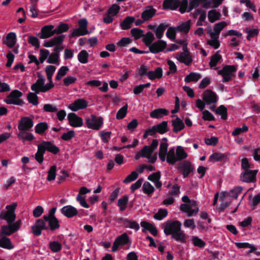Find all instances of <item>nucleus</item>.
I'll return each mask as SVG.
<instances>
[{
	"label": "nucleus",
	"mask_w": 260,
	"mask_h": 260,
	"mask_svg": "<svg viewBox=\"0 0 260 260\" xmlns=\"http://www.w3.org/2000/svg\"><path fill=\"white\" fill-rule=\"evenodd\" d=\"M17 206L16 202L12 204L7 205L6 209L7 211L1 212L0 218L7 221L8 223H14L16 216L15 213V210Z\"/></svg>",
	"instance_id": "1"
},
{
	"label": "nucleus",
	"mask_w": 260,
	"mask_h": 260,
	"mask_svg": "<svg viewBox=\"0 0 260 260\" xmlns=\"http://www.w3.org/2000/svg\"><path fill=\"white\" fill-rule=\"evenodd\" d=\"M22 92L20 91L15 89L12 91L9 95L6 96L4 102L7 104H12L17 106H23V101L20 99L22 96Z\"/></svg>",
	"instance_id": "2"
},
{
	"label": "nucleus",
	"mask_w": 260,
	"mask_h": 260,
	"mask_svg": "<svg viewBox=\"0 0 260 260\" xmlns=\"http://www.w3.org/2000/svg\"><path fill=\"white\" fill-rule=\"evenodd\" d=\"M85 124L89 128L99 130L103 124V118L102 117L91 115L89 117L86 118Z\"/></svg>",
	"instance_id": "3"
},
{
	"label": "nucleus",
	"mask_w": 260,
	"mask_h": 260,
	"mask_svg": "<svg viewBox=\"0 0 260 260\" xmlns=\"http://www.w3.org/2000/svg\"><path fill=\"white\" fill-rule=\"evenodd\" d=\"M181 223L178 220H168L164 223V233L166 235H173L176 232L180 231Z\"/></svg>",
	"instance_id": "4"
},
{
	"label": "nucleus",
	"mask_w": 260,
	"mask_h": 260,
	"mask_svg": "<svg viewBox=\"0 0 260 260\" xmlns=\"http://www.w3.org/2000/svg\"><path fill=\"white\" fill-rule=\"evenodd\" d=\"M45 79H38L36 83H34L31 86V90L36 92V93H39L40 92H45L54 87L49 83L45 85Z\"/></svg>",
	"instance_id": "5"
},
{
	"label": "nucleus",
	"mask_w": 260,
	"mask_h": 260,
	"mask_svg": "<svg viewBox=\"0 0 260 260\" xmlns=\"http://www.w3.org/2000/svg\"><path fill=\"white\" fill-rule=\"evenodd\" d=\"M46 221L43 217L42 218L37 219L35 224L31 226V232L35 236H39L41 235L43 230H49V226L46 225Z\"/></svg>",
	"instance_id": "6"
},
{
	"label": "nucleus",
	"mask_w": 260,
	"mask_h": 260,
	"mask_svg": "<svg viewBox=\"0 0 260 260\" xmlns=\"http://www.w3.org/2000/svg\"><path fill=\"white\" fill-rule=\"evenodd\" d=\"M178 170L179 173L183 175V177L185 178L193 172V167L189 161L184 160L178 165Z\"/></svg>",
	"instance_id": "7"
},
{
	"label": "nucleus",
	"mask_w": 260,
	"mask_h": 260,
	"mask_svg": "<svg viewBox=\"0 0 260 260\" xmlns=\"http://www.w3.org/2000/svg\"><path fill=\"white\" fill-rule=\"evenodd\" d=\"M21 220H18L14 223H8V225L2 226V233L6 236H10L20 229Z\"/></svg>",
	"instance_id": "8"
},
{
	"label": "nucleus",
	"mask_w": 260,
	"mask_h": 260,
	"mask_svg": "<svg viewBox=\"0 0 260 260\" xmlns=\"http://www.w3.org/2000/svg\"><path fill=\"white\" fill-rule=\"evenodd\" d=\"M236 70V66H223L222 69L218 71V74L222 76V82L224 83L232 79L231 76Z\"/></svg>",
	"instance_id": "9"
},
{
	"label": "nucleus",
	"mask_w": 260,
	"mask_h": 260,
	"mask_svg": "<svg viewBox=\"0 0 260 260\" xmlns=\"http://www.w3.org/2000/svg\"><path fill=\"white\" fill-rule=\"evenodd\" d=\"M182 45L183 52L177 55V59L180 62L183 63L185 65H189V64L192 62V59L187 50V43H185Z\"/></svg>",
	"instance_id": "10"
},
{
	"label": "nucleus",
	"mask_w": 260,
	"mask_h": 260,
	"mask_svg": "<svg viewBox=\"0 0 260 260\" xmlns=\"http://www.w3.org/2000/svg\"><path fill=\"white\" fill-rule=\"evenodd\" d=\"M257 172V170L244 171L240 175L241 180L246 183L255 182Z\"/></svg>",
	"instance_id": "11"
},
{
	"label": "nucleus",
	"mask_w": 260,
	"mask_h": 260,
	"mask_svg": "<svg viewBox=\"0 0 260 260\" xmlns=\"http://www.w3.org/2000/svg\"><path fill=\"white\" fill-rule=\"evenodd\" d=\"M34 126L33 120L29 117H22L19 121L18 128L20 131H29Z\"/></svg>",
	"instance_id": "12"
},
{
	"label": "nucleus",
	"mask_w": 260,
	"mask_h": 260,
	"mask_svg": "<svg viewBox=\"0 0 260 260\" xmlns=\"http://www.w3.org/2000/svg\"><path fill=\"white\" fill-rule=\"evenodd\" d=\"M60 212L69 218H72L76 215H78L80 217H82V215L78 214V210L71 205H67L63 207L60 210Z\"/></svg>",
	"instance_id": "13"
},
{
	"label": "nucleus",
	"mask_w": 260,
	"mask_h": 260,
	"mask_svg": "<svg viewBox=\"0 0 260 260\" xmlns=\"http://www.w3.org/2000/svg\"><path fill=\"white\" fill-rule=\"evenodd\" d=\"M203 100L207 105H210L217 102V95L213 91L207 89L203 93Z\"/></svg>",
	"instance_id": "14"
},
{
	"label": "nucleus",
	"mask_w": 260,
	"mask_h": 260,
	"mask_svg": "<svg viewBox=\"0 0 260 260\" xmlns=\"http://www.w3.org/2000/svg\"><path fill=\"white\" fill-rule=\"evenodd\" d=\"M54 27L53 25H45L41 28V32L38 34V36L42 39L49 38L53 36L55 34L54 32Z\"/></svg>",
	"instance_id": "15"
},
{
	"label": "nucleus",
	"mask_w": 260,
	"mask_h": 260,
	"mask_svg": "<svg viewBox=\"0 0 260 260\" xmlns=\"http://www.w3.org/2000/svg\"><path fill=\"white\" fill-rule=\"evenodd\" d=\"M88 106L87 102L84 99H78L70 104L69 108L73 111H77L83 109Z\"/></svg>",
	"instance_id": "16"
},
{
	"label": "nucleus",
	"mask_w": 260,
	"mask_h": 260,
	"mask_svg": "<svg viewBox=\"0 0 260 260\" xmlns=\"http://www.w3.org/2000/svg\"><path fill=\"white\" fill-rule=\"evenodd\" d=\"M40 144L42 148L44 149L45 152L47 151L53 154H57L60 151L59 148L51 141H44Z\"/></svg>",
	"instance_id": "17"
},
{
	"label": "nucleus",
	"mask_w": 260,
	"mask_h": 260,
	"mask_svg": "<svg viewBox=\"0 0 260 260\" xmlns=\"http://www.w3.org/2000/svg\"><path fill=\"white\" fill-rule=\"evenodd\" d=\"M68 119L71 126L75 127L83 125L82 119L77 116L75 113H70L68 115Z\"/></svg>",
	"instance_id": "18"
},
{
	"label": "nucleus",
	"mask_w": 260,
	"mask_h": 260,
	"mask_svg": "<svg viewBox=\"0 0 260 260\" xmlns=\"http://www.w3.org/2000/svg\"><path fill=\"white\" fill-rule=\"evenodd\" d=\"M167 47V43L162 40H158L149 46L151 52L156 53L162 51Z\"/></svg>",
	"instance_id": "19"
},
{
	"label": "nucleus",
	"mask_w": 260,
	"mask_h": 260,
	"mask_svg": "<svg viewBox=\"0 0 260 260\" xmlns=\"http://www.w3.org/2000/svg\"><path fill=\"white\" fill-rule=\"evenodd\" d=\"M63 49V47L62 46H55L54 49V52H52L50 55L48 56L47 59V62L48 63L55 64L58 62L59 58V53Z\"/></svg>",
	"instance_id": "20"
},
{
	"label": "nucleus",
	"mask_w": 260,
	"mask_h": 260,
	"mask_svg": "<svg viewBox=\"0 0 260 260\" xmlns=\"http://www.w3.org/2000/svg\"><path fill=\"white\" fill-rule=\"evenodd\" d=\"M172 117H176V118L171 121L172 126H173V131L174 133H178L182 131L185 127L183 121L175 115H172Z\"/></svg>",
	"instance_id": "21"
},
{
	"label": "nucleus",
	"mask_w": 260,
	"mask_h": 260,
	"mask_svg": "<svg viewBox=\"0 0 260 260\" xmlns=\"http://www.w3.org/2000/svg\"><path fill=\"white\" fill-rule=\"evenodd\" d=\"M169 110L165 108H157L153 110L150 113V116L152 118L160 119L164 116L168 115Z\"/></svg>",
	"instance_id": "22"
},
{
	"label": "nucleus",
	"mask_w": 260,
	"mask_h": 260,
	"mask_svg": "<svg viewBox=\"0 0 260 260\" xmlns=\"http://www.w3.org/2000/svg\"><path fill=\"white\" fill-rule=\"evenodd\" d=\"M156 12V9L149 6L142 13L141 17L144 21L149 20L155 15Z\"/></svg>",
	"instance_id": "23"
},
{
	"label": "nucleus",
	"mask_w": 260,
	"mask_h": 260,
	"mask_svg": "<svg viewBox=\"0 0 260 260\" xmlns=\"http://www.w3.org/2000/svg\"><path fill=\"white\" fill-rule=\"evenodd\" d=\"M179 0H165L162 4V7L164 10H175L179 6Z\"/></svg>",
	"instance_id": "24"
},
{
	"label": "nucleus",
	"mask_w": 260,
	"mask_h": 260,
	"mask_svg": "<svg viewBox=\"0 0 260 260\" xmlns=\"http://www.w3.org/2000/svg\"><path fill=\"white\" fill-rule=\"evenodd\" d=\"M147 76L150 80H153L156 78H161L162 76V69L158 67L154 71H148Z\"/></svg>",
	"instance_id": "25"
},
{
	"label": "nucleus",
	"mask_w": 260,
	"mask_h": 260,
	"mask_svg": "<svg viewBox=\"0 0 260 260\" xmlns=\"http://www.w3.org/2000/svg\"><path fill=\"white\" fill-rule=\"evenodd\" d=\"M187 237L184 231L180 229V231L176 232L172 235L171 239H174L177 242L182 243H185L186 242Z\"/></svg>",
	"instance_id": "26"
},
{
	"label": "nucleus",
	"mask_w": 260,
	"mask_h": 260,
	"mask_svg": "<svg viewBox=\"0 0 260 260\" xmlns=\"http://www.w3.org/2000/svg\"><path fill=\"white\" fill-rule=\"evenodd\" d=\"M135 18L133 16H127L124 20L121 22L120 26L123 30H127L129 29L133 23L135 22Z\"/></svg>",
	"instance_id": "27"
},
{
	"label": "nucleus",
	"mask_w": 260,
	"mask_h": 260,
	"mask_svg": "<svg viewBox=\"0 0 260 260\" xmlns=\"http://www.w3.org/2000/svg\"><path fill=\"white\" fill-rule=\"evenodd\" d=\"M5 44L9 47L12 48L16 43V35L15 33L11 32L7 34Z\"/></svg>",
	"instance_id": "28"
},
{
	"label": "nucleus",
	"mask_w": 260,
	"mask_h": 260,
	"mask_svg": "<svg viewBox=\"0 0 260 260\" xmlns=\"http://www.w3.org/2000/svg\"><path fill=\"white\" fill-rule=\"evenodd\" d=\"M168 144L167 142H161L159 146L158 156L160 159L164 161L166 160L168 151Z\"/></svg>",
	"instance_id": "29"
},
{
	"label": "nucleus",
	"mask_w": 260,
	"mask_h": 260,
	"mask_svg": "<svg viewBox=\"0 0 260 260\" xmlns=\"http://www.w3.org/2000/svg\"><path fill=\"white\" fill-rule=\"evenodd\" d=\"M0 247L9 250L12 249L14 247L10 239L6 236H3L0 239Z\"/></svg>",
	"instance_id": "30"
},
{
	"label": "nucleus",
	"mask_w": 260,
	"mask_h": 260,
	"mask_svg": "<svg viewBox=\"0 0 260 260\" xmlns=\"http://www.w3.org/2000/svg\"><path fill=\"white\" fill-rule=\"evenodd\" d=\"M167 156L166 158L167 162L170 165H174L177 161V159L175 156L174 148H171L168 152H167Z\"/></svg>",
	"instance_id": "31"
},
{
	"label": "nucleus",
	"mask_w": 260,
	"mask_h": 260,
	"mask_svg": "<svg viewBox=\"0 0 260 260\" xmlns=\"http://www.w3.org/2000/svg\"><path fill=\"white\" fill-rule=\"evenodd\" d=\"M156 133L164 134L169 131L168 121H163L162 122L154 125Z\"/></svg>",
	"instance_id": "32"
},
{
	"label": "nucleus",
	"mask_w": 260,
	"mask_h": 260,
	"mask_svg": "<svg viewBox=\"0 0 260 260\" xmlns=\"http://www.w3.org/2000/svg\"><path fill=\"white\" fill-rule=\"evenodd\" d=\"M119 246H123L128 243H131V241L126 233H124L119 236L115 240Z\"/></svg>",
	"instance_id": "33"
},
{
	"label": "nucleus",
	"mask_w": 260,
	"mask_h": 260,
	"mask_svg": "<svg viewBox=\"0 0 260 260\" xmlns=\"http://www.w3.org/2000/svg\"><path fill=\"white\" fill-rule=\"evenodd\" d=\"M45 153L44 149L42 148L40 144L38 145V149L35 154V159L38 163L42 164L43 162Z\"/></svg>",
	"instance_id": "34"
},
{
	"label": "nucleus",
	"mask_w": 260,
	"mask_h": 260,
	"mask_svg": "<svg viewBox=\"0 0 260 260\" xmlns=\"http://www.w3.org/2000/svg\"><path fill=\"white\" fill-rule=\"evenodd\" d=\"M220 17V13L219 12H217L216 10L214 9L211 10L208 12V17L209 21L211 23H214L216 21L219 20Z\"/></svg>",
	"instance_id": "35"
},
{
	"label": "nucleus",
	"mask_w": 260,
	"mask_h": 260,
	"mask_svg": "<svg viewBox=\"0 0 260 260\" xmlns=\"http://www.w3.org/2000/svg\"><path fill=\"white\" fill-rule=\"evenodd\" d=\"M44 220L48 222L49 230L52 231H54L60 228L59 220L57 218Z\"/></svg>",
	"instance_id": "36"
},
{
	"label": "nucleus",
	"mask_w": 260,
	"mask_h": 260,
	"mask_svg": "<svg viewBox=\"0 0 260 260\" xmlns=\"http://www.w3.org/2000/svg\"><path fill=\"white\" fill-rule=\"evenodd\" d=\"M48 128V124L45 122H41L36 125L35 129L36 133L43 135Z\"/></svg>",
	"instance_id": "37"
},
{
	"label": "nucleus",
	"mask_w": 260,
	"mask_h": 260,
	"mask_svg": "<svg viewBox=\"0 0 260 260\" xmlns=\"http://www.w3.org/2000/svg\"><path fill=\"white\" fill-rule=\"evenodd\" d=\"M128 201V197L127 195L123 196L118 200L117 205L119 207L120 211H123L126 209Z\"/></svg>",
	"instance_id": "38"
},
{
	"label": "nucleus",
	"mask_w": 260,
	"mask_h": 260,
	"mask_svg": "<svg viewBox=\"0 0 260 260\" xmlns=\"http://www.w3.org/2000/svg\"><path fill=\"white\" fill-rule=\"evenodd\" d=\"M168 26L169 24L164 23H160L158 25L155 29V35L157 39H160L162 37L165 30Z\"/></svg>",
	"instance_id": "39"
},
{
	"label": "nucleus",
	"mask_w": 260,
	"mask_h": 260,
	"mask_svg": "<svg viewBox=\"0 0 260 260\" xmlns=\"http://www.w3.org/2000/svg\"><path fill=\"white\" fill-rule=\"evenodd\" d=\"M226 158V155L223 153L215 152L211 154L209 157V160L212 162L222 161Z\"/></svg>",
	"instance_id": "40"
},
{
	"label": "nucleus",
	"mask_w": 260,
	"mask_h": 260,
	"mask_svg": "<svg viewBox=\"0 0 260 260\" xmlns=\"http://www.w3.org/2000/svg\"><path fill=\"white\" fill-rule=\"evenodd\" d=\"M201 78V75L200 74L191 72L185 77L184 81L186 83L197 82Z\"/></svg>",
	"instance_id": "41"
},
{
	"label": "nucleus",
	"mask_w": 260,
	"mask_h": 260,
	"mask_svg": "<svg viewBox=\"0 0 260 260\" xmlns=\"http://www.w3.org/2000/svg\"><path fill=\"white\" fill-rule=\"evenodd\" d=\"M191 20H189L185 22L182 23L176 27V29L182 32L187 34L190 28Z\"/></svg>",
	"instance_id": "42"
},
{
	"label": "nucleus",
	"mask_w": 260,
	"mask_h": 260,
	"mask_svg": "<svg viewBox=\"0 0 260 260\" xmlns=\"http://www.w3.org/2000/svg\"><path fill=\"white\" fill-rule=\"evenodd\" d=\"M215 113L221 115V118L223 120H226L228 118V109L223 105L219 106L216 110Z\"/></svg>",
	"instance_id": "43"
},
{
	"label": "nucleus",
	"mask_w": 260,
	"mask_h": 260,
	"mask_svg": "<svg viewBox=\"0 0 260 260\" xmlns=\"http://www.w3.org/2000/svg\"><path fill=\"white\" fill-rule=\"evenodd\" d=\"M56 70L55 66H47L45 72L47 74V79L49 80V83L54 85V84L52 82V76Z\"/></svg>",
	"instance_id": "44"
},
{
	"label": "nucleus",
	"mask_w": 260,
	"mask_h": 260,
	"mask_svg": "<svg viewBox=\"0 0 260 260\" xmlns=\"http://www.w3.org/2000/svg\"><path fill=\"white\" fill-rule=\"evenodd\" d=\"M143 37V42L147 47H149L152 44V42L155 39L153 34L151 31L147 32Z\"/></svg>",
	"instance_id": "45"
},
{
	"label": "nucleus",
	"mask_w": 260,
	"mask_h": 260,
	"mask_svg": "<svg viewBox=\"0 0 260 260\" xmlns=\"http://www.w3.org/2000/svg\"><path fill=\"white\" fill-rule=\"evenodd\" d=\"M187 157V154L184 151L182 146H179L176 149V158L177 161L181 160L186 158Z\"/></svg>",
	"instance_id": "46"
},
{
	"label": "nucleus",
	"mask_w": 260,
	"mask_h": 260,
	"mask_svg": "<svg viewBox=\"0 0 260 260\" xmlns=\"http://www.w3.org/2000/svg\"><path fill=\"white\" fill-rule=\"evenodd\" d=\"M69 29V26L68 24L61 23L56 28L54 29V32L55 34H61L67 31Z\"/></svg>",
	"instance_id": "47"
},
{
	"label": "nucleus",
	"mask_w": 260,
	"mask_h": 260,
	"mask_svg": "<svg viewBox=\"0 0 260 260\" xmlns=\"http://www.w3.org/2000/svg\"><path fill=\"white\" fill-rule=\"evenodd\" d=\"M127 109L128 105L126 104L117 111L116 115V118L118 120L124 118L127 114Z\"/></svg>",
	"instance_id": "48"
},
{
	"label": "nucleus",
	"mask_w": 260,
	"mask_h": 260,
	"mask_svg": "<svg viewBox=\"0 0 260 260\" xmlns=\"http://www.w3.org/2000/svg\"><path fill=\"white\" fill-rule=\"evenodd\" d=\"M37 94L35 92H29L27 94V99L28 101L34 106H36L39 104Z\"/></svg>",
	"instance_id": "49"
},
{
	"label": "nucleus",
	"mask_w": 260,
	"mask_h": 260,
	"mask_svg": "<svg viewBox=\"0 0 260 260\" xmlns=\"http://www.w3.org/2000/svg\"><path fill=\"white\" fill-rule=\"evenodd\" d=\"M168 213L167 209H159L158 212L154 215L153 217L156 220H161L167 216Z\"/></svg>",
	"instance_id": "50"
},
{
	"label": "nucleus",
	"mask_w": 260,
	"mask_h": 260,
	"mask_svg": "<svg viewBox=\"0 0 260 260\" xmlns=\"http://www.w3.org/2000/svg\"><path fill=\"white\" fill-rule=\"evenodd\" d=\"M88 53L87 52L83 50L80 52L78 55V59L79 61L83 64L86 63L88 61Z\"/></svg>",
	"instance_id": "51"
},
{
	"label": "nucleus",
	"mask_w": 260,
	"mask_h": 260,
	"mask_svg": "<svg viewBox=\"0 0 260 260\" xmlns=\"http://www.w3.org/2000/svg\"><path fill=\"white\" fill-rule=\"evenodd\" d=\"M245 31L248 34L247 39L249 41L252 38L257 36L259 33V30L257 28L250 29L248 27L245 29Z\"/></svg>",
	"instance_id": "52"
},
{
	"label": "nucleus",
	"mask_w": 260,
	"mask_h": 260,
	"mask_svg": "<svg viewBox=\"0 0 260 260\" xmlns=\"http://www.w3.org/2000/svg\"><path fill=\"white\" fill-rule=\"evenodd\" d=\"M49 248L52 252H58L61 249L62 246L58 241H53L49 243Z\"/></svg>",
	"instance_id": "53"
},
{
	"label": "nucleus",
	"mask_w": 260,
	"mask_h": 260,
	"mask_svg": "<svg viewBox=\"0 0 260 260\" xmlns=\"http://www.w3.org/2000/svg\"><path fill=\"white\" fill-rule=\"evenodd\" d=\"M56 167L54 165L50 167V169L48 172V176L47 177V180L48 181H51L54 180L55 179L56 175Z\"/></svg>",
	"instance_id": "54"
},
{
	"label": "nucleus",
	"mask_w": 260,
	"mask_h": 260,
	"mask_svg": "<svg viewBox=\"0 0 260 260\" xmlns=\"http://www.w3.org/2000/svg\"><path fill=\"white\" fill-rule=\"evenodd\" d=\"M142 189L143 192L147 194H151L154 191V187L149 182H144Z\"/></svg>",
	"instance_id": "55"
},
{
	"label": "nucleus",
	"mask_w": 260,
	"mask_h": 260,
	"mask_svg": "<svg viewBox=\"0 0 260 260\" xmlns=\"http://www.w3.org/2000/svg\"><path fill=\"white\" fill-rule=\"evenodd\" d=\"M179 11L181 14H184L186 12H187L189 6L188 2L187 0H182L181 1H179Z\"/></svg>",
	"instance_id": "56"
},
{
	"label": "nucleus",
	"mask_w": 260,
	"mask_h": 260,
	"mask_svg": "<svg viewBox=\"0 0 260 260\" xmlns=\"http://www.w3.org/2000/svg\"><path fill=\"white\" fill-rule=\"evenodd\" d=\"M131 33L135 40H138L144 36L143 30L138 28H132Z\"/></svg>",
	"instance_id": "57"
},
{
	"label": "nucleus",
	"mask_w": 260,
	"mask_h": 260,
	"mask_svg": "<svg viewBox=\"0 0 260 260\" xmlns=\"http://www.w3.org/2000/svg\"><path fill=\"white\" fill-rule=\"evenodd\" d=\"M242 190V187L240 186L236 187L233 189L231 190L229 192H228V196L230 197L237 199L238 197V195L241 193Z\"/></svg>",
	"instance_id": "58"
},
{
	"label": "nucleus",
	"mask_w": 260,
	"mask_h": 260,
	"mask_svg": "<svg viewBox=\"0 0 260 260\" xmlns=\"http://www.w3.org/2000/svg\"><path fill=\"white\" fill-rule=\"evenodd\" d=\"M69 71L67 66H62L58 70L57 75L55 77L56 80H60L62 77L65 76L67 72Z\"/></svg>",
	"instance_id": "59"
},
{
	"label": "nucleus",
	"mask_w": 260,
	"mask_h": 260,
	"mask_svg": "<svg viewBox=\"0 0 260 260\" xmlns=\"http://www.w3.org/2000/svg\"><path fill=\"white\" fill-rule=\"evenodd\" d=\"M89 34V31H85L83 30V29H81L78 27L77 28L74 29L73 30L72 34H71L70 37H79L81 36H84Z\"/></svg>",
	"instance_id": "60"
},
{
	"label": "nucleus",
	"mask_w": 260,
	"mask_h": 260,
	"mask_svg": "<svg viewBox=\"0 0 260 260\" xmlns=\"http://www.w3.org/2000/svg\"><path fill=\"white\" fill-rule=\"evenodd\" d=\"M75 136V132L74 130H70L67 133H63L61 136V138L66 141L71 140Z\"/></svg>",
	"instance_id": "61"
},
{
	"label": "nucleus",
	"mask_w": 260,
	"mask_h": 260,
	"mask_svg": "<svg viewBox=\"0 0 260 260\" xmlns=\"http://www.w3.org/2000/svg\"><path fill=\"white\" fill-rule=\"evenodd\" d=\"M50 54V52L48 50L46 49H41L40 50V57L38 59L39 63H43L44 61L48 58Z\"/></svg>",
	"instance_id": "62"
},
{
	"label": "nucleus",
	"mask_w": 260,
	"mask_h": 260,
	"mask_svg": "<svg viewBox=\"0 0 260 260\" xmlns=\"http://www.w3.org/2000/svg\"><path fill=\"white\" fill-rule=\"evenodd\" d=\"M176 27H170L166 32L167 37L171 40H174L176 35Z\"/></svg>",
	"instance_id": "63"
},
{
	"label": "nucleus",
	"mask_w": 260,
	"mask_h": 260,
	"mask_svg": "<svg viewBox=\"0 0 260 260\" xmlns=\"http://www.w3.org/2000/svg\"><path fill=\"white\" fill-rule=\"evenodd\" d=\"M222 59L221 55L218 52L216 53L211 57L209 65H217L219 61Z\"/></svg>",
	"instance_id": "64"
}]
</instances>
